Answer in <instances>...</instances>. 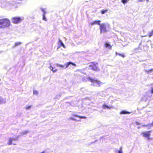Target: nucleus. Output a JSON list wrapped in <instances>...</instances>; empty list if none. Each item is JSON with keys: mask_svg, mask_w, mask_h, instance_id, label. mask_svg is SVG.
I'll use <instances>...</instances> for the list:
<instances>
[{"mask_svg": "<svg viewBox=\"0 0 153 153\" xmlns=\"http://www.w3.org/2000/svg\"><path fill=\"white\" fill-rule=\"evenodd\" d=\"M10 25V20L7 18L0 19V28H4L9 26Z\"/></svg>", "mask_w": 153, "mask_h": 153, "instance_id": "1", "label": "nucleus"}, {"mask_svg": "<svg viewBox=\"0 0 153 153\" xmlns=\"http://www.w3.org/2000/svg\"><path fill=\"white\" fill-rule=\"evenodd\" d=\"M98 62H91L89 65L90 69L94 71H99L100 70L98 67Z\"/></svg>", "mask_w": 153, "mask_h": 153, "instance_id": "2", "label": "nucleus"}, {"mask_svg": "<svg viewBox=\"0 0 153 153\" xmlns=\"http://www.w3.org/2000/svg\"><path fill=\"white\" fill-rule=\"evenodd\" d=\"M70 65H71L74 67H76V65L75 64L71 62H68L64 65L57 64V66L58 67L66 68H68Z\"/></svg>", "mask_w": 153, "mask_h": 153, "instance_id": "3", "label": "nucleus"}, {"mask_svg": "<svg viewBox=\"0 0 153 153\" xmlns=\"http://www.w3.org/2000/svg\"><path fill=\"white\" fill-rule=\"evenodd\" d=\"M151 132V131L143 132L141 133V134L143 137L146 138L148 140H150L152 139V138L150 137Z\"/></svg>", "mask_w": 153, "mask_h": 153, "instance_id": "4", "label": "nucleus"}, {"mask_svg": "<svg viewBox=\"0 0 153 153\" xmlns=\"http://www.w3.org/2000/svg\"><path fill=\"white\" fill-rule=\"evenodd\" d=\"M100 33H104L107 32L106 26L105 24H102L100 25Z\"/></svg>", "mask_w": 153, "mask_h": 153, "instance_id": "5", "label": "nucleus"}, {"mask_svg": "<svg viewBox=\"0 0 153 153\" xmlns=\"http://www.w3.org/2000/svg\"><path fill=\"white\" fill-rule=\"evenodd\" d=\"M22 20L20 17H13L12 18V21L13 23L17 24L20 22Z\"/></svg>", "mask_w": 153, "mask_h": 153, "instance_id": "6", "label": "nucleus"}, {"mask_svg": "<svg viewBox=\"0 0 153 153\" xmlns=\"http://www.w3.org/2000/svg\"><path fill=\"white\" fill-rule=\"evenodd\" d=\"M88 80L91 82L93 83H95L98 85H100L101 83L100 81L97 79H94L89 77H88Z\"/></svg>", "mask_w": 153, "mask_h": 153, "instance_id": "7", "label": "nucleus"}, {"mask_svg": "<svg viewBox=\"0 0 153 153\" xmlns=\"http://www.w3.org/2000/svg\"><path fill=\"white\" fill-rule=\"evenodd\" d=\"M104 46L106 48H108L109 49H112V46L110 45L108 42H105L104 44Z\"/></svg>", "mask_w": 153, "mask_h": 153, "instance_id": "8", "label": "nucleus"}, {"mask_svg": "<svg viewBox=\"0 0 153 153\" xmlns=\"http://www.w3.org/2000/svg\"><path fill=\"white\" fill-rule=\"evenodd\" d=\"M100 22L101 21L100 20L94 21L91 22L90 23V25H100Z\"/></svg>", "mask_w": 153, "mask_h": 153, "instance_id": "9", "label": "nucleus"}, {"mask_svg": "<svg viewBox=\"0 0 153 153\" xmlns=\"http://www.w3.org/2000/svg\"><path fill=\"white\" fill-rule=\"evenodd\" d=\"M16 139L15 138H10L9 140L8 144L9 145H11L12 144V141L16 140Z\"/></svg>", "mask_w": 153, "mask_h": 153, "instance_id": "10", "label": "nucleus"}, {"mask_svg": "<svg viewBox=\"0 0 153 153\" xmlns=\"http://www.w3.org/2000/svg\"><path fill=\"white\" fill-rule=\"evenodd\" d=\"M74 116L76 117H78L80 119H85L86 118V117L85 116H80L75 114L74 115Z\"/></svg>", "mask_w": 153, "mask_h": 153, "instance_id": "11", "label": "nucleus"}, {"mask_svg": "<svg viewBox=\"0 0 153 153\" xmlns=\"http://www.w3.org/2000/svg\"><path fill=\"white\" fill-rule=\"evenodd\" d=\"M108 11V10L107 9L102 10L101 11V13L102 14H103L107 13Z\"/></svg>", "mask_w": 153, "mask_h": 153, "instance_id": "12", "label": "nucleus"}, {"mask_svg": "<svg viewBox=\"0 0 153 153\" xmlns=\"http://www.w3.org/2000/svg\"><path fill=\"white\" fill-rule=\"evenodd\" d=\"M129 112H128L125 111H122L120 112V114H129Z\"/></svg>", "mask_w": 153, "mask_h": 153, "instance_id": "13", "label": "nucleus"}, {"mask_svg": "<svg viewBox=\"0 0 153 153\" xmlns=\"http://www.w3.org/2000/svg\"><path fill=\"white\" fill-rule=\"evenodd\" d=\"M116 55H118L119 56H122L123 58H124L125 57V56L123 54H120V53H117V52H116Z\"/></svg>", "mask_w": 153, "mask_h": 153, "instance_id": "14", "label": "nucleus"}, {"mask_svg": "<svg viewBox=\"0 0 153 153\" xmlns=\"http://www.w3.org/2000/svg\"><path fill=\"white\" fill-rule=\"evenodd\" d=\"M50 68L53 71V73H54L57 71V69H54L51 66L50 67Z\"/></svg>", "mask_w": 153, "mask_h": 153, "instance_id": "15", "label": "nucleus"}, {"mask_svg": "<svg viewBox=\"0 0 153 153\" xmlns=\"http://www.w3.org/2000/svg\"><path fill=\"white\" fill-rule=\"evenodd\" d=\"M102 107L104 109H106V108H110L111 107L108 106L107 105L104 104L103 105Z\"/></svg>", "mask_w": 153, "mask_h": 153, "instance_id": "16", "label": "nucleus"}, {"mask_svg": "<svg viewBox=\"0 0 153 153\" xmlns=\"http://www.w3.org/2000/svg\"><path fill=\"white\" fill-rule=\"evenodd\" d=\"M59 43H60V45L61 46H62L64 48H65V46L64 45L63 43V42L61 41V40H59Z\"/></svg>", "mask_w": 153, "mask_h": 153, "instance_id": "17", "label": "nucleus"}, {"mask_svg": "<svg viewBox=\"0 0 153 153\" xmlns=\"http://www.w3.org/2000/svg\"><path fill=\"white\" fill-rule=\"evenodd\" d=\"M128 0H121V2L124 4H125L128 1Z\"/></svg>", "mask_w": 153, "mask_h": 153, "instance_id": "18", "label": "nucleus"}, {"mask_svg": "<svg viewBox=\"0 0 153 153\" xmlns=\"http://www.w3.org/2000/svg\"><path fill=\"white\" fill-rule=\"evenodd\" d=\"M21 44V42H18L14 44V46L16 47L19 45H20Z\"/></svg>", "mask_w": 153, "mask_h": 153, "instance_id": "19", "label": "nucleus"}, {"mask_svg": "<svg viewBox=\"0 0 153 153\" xmlns=\"http://www.w3.org/2000/svg\"><path fill=\"white\" fill-rule=\"evenodd\" d=\"M43 19L45 21H47V19L45 17V14H43Z\"/></svg>", "mask_w": 153, "mask_h": 153, "instance_id": "20", "label": "nucleus"}, {"mask_svg": "<svg viewBox=\"0 0 153 153\" xmlns=\"http://www.w3.org/2000/svg\"><path fill=\"white\" fill-rule=\"evenodd\" d=\"M153 35V33H152V32L151 31L149 34V35H148L149 37H150Z\"/></svg>", "mask_w": 153, "mask_h": 153, "instance_id": "21", "label": "nucleus"}, {"mask_svg": "<svg viewBox=\"0 0 153 153\" xmlns=\"http://www.w3.org/2000/svg\"><path fill=\"white\" fill-rule=\"evenodd\" d=\"M118 153H122V149L121 147L120 148V149L118 151Z\"/></svg>", "mask_w": 153, "mask_h": 153, "instance_id": "22", "label": "nucleus"}, {"mask_svg": "<svg viewBox=\"0 0 153 153\" xmlns=\"http://www.w3.org/2000/svg\"><path fill=\"white\" fill-rule=\"evenodd\" d=\"M28 132V131H25L23 132H22V134H26Z\"/></svg>", "mask_w": 153, "mask_h": 153, "instance_id": "23", "label": "nucleus"}, {"mask_svg": "<svg viewBox=\"0 0 153 153\" xmlns=\"http://www.w3.org/2000/svg\"><path fill=\"white\" fill-rule=\"evenodd\" d=\"M31 107V106H27L25 107V108L26 109H28Z\"/></svg>", "mask_w": 153, "mask_h": 153, "instance_id": "24", "label": "nucleus"}, {"mask_svg": "<svg viewBox=\"0 0 153 153\" xmlns=\"http://www.w3.org/2000/svg\"><path fill=\"white\" fill-rule=\"evenodd\" d=\"M41 10H42V11L43 12V14H45L46 13V12H45V10L43 9H42Z\"/></svg>", "mask_w": 153, "mask_h": 153, "instance_id": "25", "label": "nucleus"}, {"mask_svg": "<svg viewBox=\"0 0 153 153\" xmlns=\"http://www.w3.org/2000/svg\"><path fill=\"white\" fill-rule=\"evenodd\" d=\"M153 85V84H152ZM151 94H153V88L151 90Z\"/></svg>", "mask_w": 153, "mask_h": 153, "instance_id": "26", "label": "nucleus"}, {"mask_svg": "<svg viewBox=\"0 0 153 153\" xmlns=\"http://www.w3.org/2000/svg\"><path fill=\"white\" fill-rule=\"evenodd\" d=\"M70 119H71L72 120H75L74 119L72 118H71Z\"/></svg>", "mask_w": 153, "mask_h": 153, "instance_id": "27", "label": "nucleus"}, {"mask_svg": "<svg viewBox=\"0 0 153 153\" xmlns=\"http://www.w3.org/2000/svg\"><path fill=\"white\" fill-rule=\"evenodd\" d=\"M139 1V2H142L143 1V0H138Z\"/></svg>", "mask_w": 153, "mask_h": 153, "instance_id": "28", "label": "nucleus"}, {"mask_svg": "<svg viewBox=\"0 0 153 153\" xmlns=\"http://www.w3.org/2000/svg\"><path fill=\"white\" fill-rule=\"evenodd\" d=\"M35 92L34 91V92H33L34 94H35Z\"/></svg>", "mask_w": 153, "mask_h": 153, "instance_id": "29", "label": "nucleus"}]
</instances>
